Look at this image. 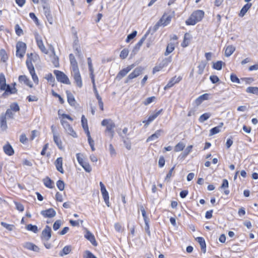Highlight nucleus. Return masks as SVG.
<instances>
[{
	"label": "nucleus",
	"mask_w": 258,
	"mask_h": 258,
	"mask_svg": "<svg viewBox=\"0 0 258 258\" xmlns=\"http://www.w3.org/2000/svg\"><path fill=\"white\" fill-rule=\"evenodd\" d=\"M196 239L200 244L201 250L205 253L206 251V244L204 238L202 237H198Z\"/></svg>",
	"instance_id": "26"
},
{
	"label": "nucleus",
	"mask_w": 258,
	"mask_h": 258,
	"mask_svg": "<svg viewBox=\"0 0 258 258\" xmlns=\"http://www.w3.org/2000/svg\"><path fill=\"white\" fill-rule=\"evenodd\" d=\"M140 209L141 211L142 215L143 217L144 221L149 220V219L148 218L145 210L143 207V206L141 205L140 207Z\"/></svg>",
	"instance_id": "53"
},
{
	"label": "nucleus",
	"mask_w": 258,
	"mask_h": 258,
	"mask_svg": "<svg viewBox=\"0 0 258 258\" xmlns=\"http://www.w3.org/2000/svg\"><path fill=\"white\" fill-rule=\"evenodd\" d=\"M101 125L106 127L105 132L108 133L111 138L114 136L115 124L110 119H104L101 121Z\"/></svg>",
	"instance_id": "2"
},
{
	"label": "nucleus",
	"mask_w": 258,
	"mask_h": 258,
	"mask_svg": "<svg viewBox=\"0 0 258 258\" xmlns=\"http://www.w3.org/2000/svg\"><path fill=\"white\" fill-rule=\"evenodd\" d=\"M235 50V47L233 45H228L225 50V55L226 57L230 56Z\"/></svg>",
	"instance_id": "32"
},
{
	"label": "nucleus",
	"mask_w": 258,
	"mask_h": 258,
	"mask_svg": "<svg viewBox=\"0 0 258 258\" xmlns=\"http://www.w3.org/2000/svg\"><path fill=\"white\" fill-rule=\"evenodd\" d=\"M60 123L67 134L72 136L74 138H77L78 136L68 121L62 119L60 121Z\"/></svg>",
	"instance_id": "4"
},
{
	"label": "nucleus",
	"mask_w": 258,
	"mask_h": 258,
	"mask_svg": "<svg viewBox=\"0 0 258 258\" xmlns=\"http://www.w3.org/2000/svg\"><path fill=\"white\" fill-rule=\"evenodd\" d=\"M101 191L102 192V196H103V199H104V201L105 204H106V205L108 207H109L110 206L109 201V195H108V193L107 191L105 189L101 190Z\"/></svg>",
	"instance_id": "38"
},
{
	"label": "nucleus",
	"mask_w": 258,
	"mask_h": 258,
	"mask_svg": "<svg viewBox=\"0 0 258 258\" xmlns=\"http://www.w3.org/2000/svg\"><path fill=\"white\" fill-rule=\"evenodd\" d=\"M51 236V228L46 225L45 228L43 230L41 233V239L45 241H48Z\"/></svg>",
	"instance_id": "8"
},
{
	"label": "nucleus",
	"mask_w": 258,
	"mask_h": 258,
	"mask_svg": "<svg viewBox=\"0 0 258 258\" xmlns=\"http://www.w3.org/2000/svg\"><path fill=\"white\" fill-rule=\"evenodd\" d=\"M163 132V131L161 129L156 131L154 134L147 138V142H149L158 138Z\"/></svg>",
	"instance_id": "23"
},
{
	"label": "nucleus",
	"mask_w": 258,
	"mask_h": 258,
	"mask_svg": "<svg viewBox=\"0 0 258 258\" xmlns=\"http://www.w3.org/2000/svg\"><path fill=\"white\" fill-rule=\"evenodd\" d=\"M137 34V31L135 30L132 33L127 35L125 41L129 42L132 39H134Z\"/></svg>",
	"instance_id": "50"
},
{
	"label": "nucleus",
	"mask_w": 258,
	"mask_h": 258,
	"mask_svg": "<svg viewBox=\"0 0 258 258\" xmlns=\"http://www.w3.org/2000/svg\"><path fill=\"white\" fill-rule=\"evenodd\" d=\"M56 186L60 191H62L64 188V183L62 180H58L56 182Z\"/></svg>",
	"instance_id": "54"
},
{
	"label": "nucleus",
	"mask_w": 258,
	"mask_h": 258,
	"mask_svg": "<svg viewBox=\"0 0 258 258\" xmlns=\"http://www.w3.org/2000/svg\"><path fill=\"white\" fill-rule=\"evenodd\" d=\"M122 138V141H123L124 145L125 148L128 150H130L131 149V143L130 141L126 140L125 138L121 135H120Z\"/></svg>",
	"instance_id": "48"
},
{
	"label": "nucleus",
	"mask_w": 258,
	"mask_h": 258,
	"mask_svg": "<svg viewBox=\"0 0 258 258\" xmlns=\"http://www.w3.org/2000/svg\"><path fill=\"white\" fill-rule=\"evenodd\" d=\"M53 73L55 75L57 81L68 85L71 84L68 77L62 72L58 70H54Z\"/></svg>",
	"instance_id": "3"
},
{
	"label": "nucleus",
	"mask_w": 258,
	"mask_h": 258,
	"mask_svg": "<svg viewBox=\"0 0 258 258\" xmlns=\"http://www.w3.org/2000/svg\"><path fill=\"white\" fill-rule=\"evenodd\" d=\"M211 116V114L210 112L205 113L200 116L199 120L201 122H203L208 119Z\"/></svg>",
	"instance_id": "41"
},
{
	"label": "nucleus",
	"mask_w": 258,
	"mask_h": 258,
	"mask_svg": "<svg viewBox=\"0 0 258 258\" xmlns=\"http://www.w3.org/2000/svg\"><path fill=\"white\" fill-rule=\"evenodd\" d=\"M246 91L247 93H252L258 95V87H249L246 89Z\"/></svg>",
	"instance_id": "43"
},
{
	"label": "nucleus",
	"mask_w": 258,
	"mask_h": 258,
	"mask_svg": "<svg viewBox=\"0 0 258 258\" xmlns=\"http://www.w3.org/2000/svg\"><path fill=\"white\" fill-rule=\"evenodd\" d=\"M171 20V17L170 16H168L166 17L165 16L164 20H163L162 22V24L164 26H166L170 22Z\"/></svg>",
	"instance_id": "59"
},
{
	"label": "nucleus",
	"mask_w": 258,
	"mask_h": 258,
	"mask_svg": "<svg viewBox=\"0 0 258 258\" xmlns=\"http://www.w3.org/2000/svg\"><path fill=\"white\" fill-rule=\"evenodd\" d=\"M81 124L86 134H87L88 133H90L88 125L87 119L84 115H82L81 117Z\"/></svg>",
	"instance_id": "27"
},
{
	"label": "nucleus",
	"mask_w": 258,
	"mask_h": 258,
	"mask_svg": "<svg viewBox=\"0 0 258 258\" xmlns=\"http://www.w3.org/2000/svg\"><path fill=\"white\" fill-rule=\"evenodd\" d=\"M27 230L33 232L34 233H37L38 232V228L36 225H33L31 224H28L26 226Z\"/></svg>",
	"instance_id": "46"
},
{
	"label": "nucleus",
	"mask_w": 258,
	"mask_h": 258,
	"mask_svg": "<svg viewBox=\"0 0 258 258\" xmlns=\"http://www.w3.org/2000/svg\"><path fill=\"white\" fill-rule=\"evenodd\" d=\"M143 70L144 68L143 67H138L134 70L133 73L137 77L142 73Z\"/></svg>",
	"instance_id": "47"
},
{
	"label": "nucleus",
	"mask_w": 258,
	"mask_h": 258,
	"mask_svg": "<svg viewBox=\"0 0 258 258\" xmlns=\"http://www.w3.org/2000/svg\"><path fill=\"white\" fill-rule=\"evenodd\" d=\"M61 223H62V222H61V221L60 220H56L54 223V224L53 225V230H55V231L58 230L60 228V226L61 225Z\"/></svg>",
	"instance_id": "55"
},
{
	"label": "nucleus",
	"mask_w": 258,
	"mask_h": 258,
	"mask_svg": "<svg viewBox=\"0 0 258 258\" xmlns=\"http://www.w3.org/2000/svg\"><path fill=\"white\" fill-rule=\"evenodd\" d=\"M0 56H1V60L3 62H6L8 59L7 54L6 51L4 49H1L0 50Z\"/></svg>",
	"instance_id": "42"
},
{
	"label": "nucleus",
	"mask_w": 258,
	"mask_h": 258,
	"mask_svg": "<svg viewBox=\"0 0 258 258\" xmlns=\"http://www.w3.org/2000/svg\"><path fill=\"white\" fill-rule=\"evenodd\" d=\"M43 9L44 15L48 21V22L50 24H52L53 22V19L52 17V16L51 14L49 7H48V5H43Z\"/></svg>",
	"instance_id": "12"
},
{
	"label": "nucleus",
	"mask_w": 258,
	"mask_h": 258,
	"mask_svg": "<svg viewBox=\"0 0 258 258\" xmlns=\"http://www.w3.org/2000/svg\"><path fill=\"white\" fill-rule=\"evenodd\" d=\"M44 184L48 188H52L53 187V182L51 179L46 177L43 180Z\"/></svg>",
	"instance_id": "36"
},
{
	"label": "nucleus",
	"mask_w": 258,
	"mask_h": 258,
	"mask_svg": "<svg viewBox=\"0 0 258 258\" xmlns=\"http://www.w3.org/2000/svg\"><path fill=\"white\" fill-rule=\"evenodd\" d=\"M223 125V123L221 122L218 126L212 128L210 131V136H213L219 133L220 132Z\"/></svg>",
	"instance_id": "34"
},
{
	"label": "nucleus",
	"mask_w": 258,
	"mask_h": 258,
	"mask_svg": "<svg viewBox=\"0 0 258 258\" xmlns=\"http://www.w3.org/2000/svg\"><path fill=\"white\" fill-rule=\"evenodd\" d=\"M72 251V246L71 245L65 246L62 250L60 251L59 255L61 256L64 255H67L71 252Z\"/></svg>",
	"instance_id": "37"
},
{
	"label": "nucleus",
	"mask_w": 258,
	"mask_h": 258,
	"mask_svg": "<svg viewBox=\"0 0 258 258\" xmlns=\"http://www.w3.org/2000/svg\"><path fill=\"white\" fill-rule=\"evenodd\" d=\"M69 58L72 71L79 70L78 63L74 54L72 53L70 54L69 55Z\"/></svg>",
	"instance_id": "18"
},
{
	"label": "nucleus",
	"mask_w": 258,
	"mask_h": 258,
	"mask_svg": "<svg viewBox=\"0 0 258 258\" xmlns=\"http://www.w3.org/2000/svg\"><path fill=\"white\" fill-rule=\"evenodd\" d=\"M162 110L163 109H161L160 110L150 115L147 120L143 121V122L145 123V125L146 127L148 126L149 124L162 112Z\"/></svg>",
	"instance_id": "14"
},
{
	"label": "nucleus",
	"mask_w": 258,
	"mask_h": 258,
	"mask_svg": "<svg viewBox=\"0 0 258 258\" xmlns=\"http://www.w3.org/2000/svg\"><path fill=\"white\" fill-rule=\"evenodd\" d=\"M165 15H163L160 20L152 27L150 28L147 32H149V34L151 32L153 33L155 32L159 28V27L162 25V23L164 20Z\"/></svg>",
	"instance_id": "19"
},
{
	"label": "nucleus",
	"mask_w": 258,
	"mask_h": 258,
	"mask_svg": "<svg viewBox=\"0 0 258 258\" xmlns=\"http://www.w3.org/2000/svg\"><path fill=\"white\" fill-rule=\"evenodd\" d=\"M56 169L61 173H64V170L62 168V158H57L54 162Z\"/></svg>",
	"instance_id": "21"
},
{
	"label": "nucleus",
	"mask_w": 258,
	"mask_h": 258,
	"mask_svg": "<svg viewBox=\"0 0 258 258\" xmlns=\"http://www.w3.org/2000/svg\"><path fill=\"white\" fill-rule=\"evenodd\" d=\"M53 141L59 149L62 148V142L58 136L56 135V134H54Z\"/></svg>",
	"instance_id": "40"
},
{
	"label": "nucleus",
	"mask_w": 258,
	"mask_h": 258,
	"mask_svg": "<svg viewBox=\"0 0 258 258\" xmlns=\"http://www.w3.org/2000/svg\"><path fill=\"white\" fill-rule=\"evenodd\" d=\"M7 85L5 76L2 73L0 74V92L5 89Z\"/></svg>",
	"instance_id": "30"
},
{
	"label": "nucleus",
	"mask_w": 258,
	"mask_h": 258,
	"mask_svg": "<svg viewBox=\"0 0 258 258\" xmlns=\"http://www.w3.org/2000/svg\"><path fill=\"white\" fill-rule=\"evenodd\" d=\"M52 62L55 67H58L59 66L58 57L55 54H54V56L53 57Z\"/></svg>",
	"instance_id": "62"
},
{
	"label": "nucleus",
	"mask_w": 258,
	"mask_h": 258,
	"mask_svg": "<svg viewBox=\"0 0 258 258\" xmlns=\"http://www.w3.org/2000/svg\"><path fill=\"white\" fill-rule=\"evenodd\" d=\"M72 74L73 76L75 83H76L77 86L79 88H81L82 87V81L79 70H77L76 71H72Z\"/></svg>",
	"instance_id": "10"
},
{
	"label": "nucleus",
	"mask_w": 258,
	"mask_h": 258,
	"mask_svg": "<svg viewBox=\"0 0 258 258\" xmlns=\"http://www.w3.org/2000/svg\"><path fill=\"white\" fill-rule=\"evenodd\" d=\"M84 258H97L92 252L89 250L85 251V255Z\"/></svg>",
	"instance_id": "63"
},
{
	"label": "nucleus",
	"mask_w": 258,
	"mask_h": 258,
	"mask_svg": "<svg viewBox=\"0 0 258 258\" xmlns=\"http://www.w3.org/2000/svg\"><path fill=\"white\" fill-rule=\"evenodd\" d=\"M185 147V145L182 142L178 143L174 147L175 152L182 151Z\"/></svg>",
	"instance_id": "45"
},
{
	"label": "nucleus",
	"mask_w": 258,
	"mask_h": 258,
	"mask_svg": "<svg viewBox=\"0 0 258 258\" xmlns=\"http://www.w3.org/2000/svg\"><path fill=\"white\" fill-rule=\"evenodd\" d=\"M68 102L72 106H75L76 105V100L73 95L69 91H67Z\"/></svg>",
	"instance_id": "29"
},
{
	"label": "nucleus",
	"mask_w": 258,
	"mask_h": 258,
	"mask_svg": "<svg viewBox=\"0 0 258 258\" xmlns=\"http://www.w3.org/2000/svg\"><path fill=\"white\" fill-rule=\"evenodd\" d=\"M1 225L6 228L9 231H12L14 228V225L12 224H7L4 222H1Z\"/></svg>",
	"instance_id": "52"
},
{
	"label": "nucleus",
	"mask_w": 258,
	"mask_h": 258,
	"mask_svg": "<svg viewBox=\"0 0 258 258\" xmlns=\"http://www.w3.org/2000/svg\"><path fill=\"white\" fill-rule=\"evenodd\" d=\"M206 65L207 62L205 61H201L199 62L197 71L198 74L202 75L203 73Z\"/></svg>",
	"instance_id": "33"
},
{
	"label": "nucleus",
	"mask_w": 258,
	"mask_h": 258,
	"mask_svg": "<svg viewBox=\"0 0 258 258\" xmlns=\"http://www.w3.org/2000/svg\"><path fill=\"white\" fill-rule=\"evenodd\" d=\"M35 38L38 47L42 51V52L45 54H47L48 52L47 50L43 44L41 36L38 33H36L35 34Z\"/></svg>",
	"instance_id": "11"
},
{
	"label": "nucleus",
	"mask_w": 258,
	"mask_h": 258,
	"mask_svg": "<svg viewBox=\"0 0 258 258\" xmlns=\"http://www.w3.org/2000/svg\"><path fill=\"white\" fill-rule=\"evenodd\" d=\"M19 81L20 82H24L25 84L32 88V84L31 83L29 79L25 75H21L19 77Z\"/></svg>",
	"instance_id": "28"
},
{
	"label": "nucleus",
	"mask_w": 258,
	"mask_h": 258,
	"mask_svg": "<svg viewBox=\"0 0 258 258\" xmlns=\"http://www.w3.org/2000/svg\"><path fill=\"white\" fill-rule=\"evenodd\" d=\"M223 62L222 61H217L216 62L214 63L213 68L217 70H221L222 68Z\"/></svg>",
	"instance_id": "49"
},
{
	"label": "nucleus",
	"mask_w": 258,
	"mask_h": 258,
	"mask_svg": "<svg viewBox=\"0 0 258 258\" xmlns=\"http://www.w3.org/2000/svg\"><path fill=\"white\" fill-rule=\"evenodd\" d=\"M171 61V57L169 56L168 58H165L163 60L162 62L159 65L156 66L153 69V74H154L156 72L161 70L164 67L167 66V64Z\"/></svg>",
	"instance_id": "7"
},
{
	"label": "nucleus",
	"mask_w": 258,
	"mask_h": 258,
	"mask_svg": "<svg viewBox=\"0 0 258 258\" xmlns=\"http://www.w3.org/2000/svg\"><path fill=\"white\" fill-rule=\"evenodd\" d=\"M128 54V50L127 49H123L121 50L120 53V57L121 59H124L125 58Z\"/></svg>",
	"instance_id": "56"
},
{
	"label": "nucleus",
	"mask_w": 258,
	"mask_h": 258,
	"mask_svg": "<svg viewBox=\"0 0 258 258\" xmlns=\"http://www.w3.org/2000/svg\"><path fill=\"white\" fill-rule=\"evenodd\" d=\"M41 214L44 217L52 218L56 215V212L52 208H49L46 210H43L41 212Z\"/></svg>",
	"instance_id": "16"
},
{
	"label": "nucleus",
	"mask_w": 258,
	"mask_h": 258,
	"mask_svg": "<svg viewBox=\"0 0 258 258\" xmlns=\"http://www.w3.org/2000/svg\"><path fill=\"white\" fill-rule=\"evenodd\" d=\"M87 136L88 137V141L89 144L91 147L92 151H95V149L94 148V142L91 137L90 133H88V134H87Z\"/></svg>",
	"instance_id": "44"
},
{
	"label": "nucleus",
	"mask_w": 258,
	"mask_h": 258,
	"mask_svg": "<svg viewBox=\"0 0 258 258\" xmlns=\"http://www.w3.org/2000/svg\"><path fill=\"white\" fill-rule=\"evenodd\" d=\"M230 80L232 82L237 83L239 84L240 83V80L238 78V77L234 74H232L230 75Z\"/></svg>",
	"instance_id": "58"
},
{
	"label": "nucleus",
	"mask_w": 258,
	"mask_h": 258,
	"mask_svg": "<svg viewBox=\"0 0 258 258\" xmlns=\"http://www.w3.org/2000/svg\"><path fill=\"white\" fill-rule=\"evenodd\" d=\"M45 78L50 83H54L55 81L54 78L53 77L51 73H49L47 74Z\"/></svg>",
	"instance_id": "60"
},
{
	"label": "nucleus",
	"mask_w": 258,
	"mask_h": 258,
	"mask_svg": "<svg viewBox=\"0 0 258 258\" xmlns=\"http://www.w3.org/2000/svg\"><path fill=\"white\" fill-rule=\"evenodd\" d=\"M82 156L80 153H77L76 157L77 160L80 165L84 168V169L87 172H90L92 170V168L88 162L84 160L83 158L81 157Z\"/></svg>",
	"instance_id": "6"
},
{
	"label": "nucleus",
	"mask_w": 258,
	"mask_h": 258,
	"mask_svg": "<svg viewBox=\"0 0 258 258\" xmlns=\"http://www.w3.org/2000/svg\"><path fill=\"white\" fill-rule=\"evenodd\" d=\"M4 93L2 95V98H7L9 95L11 94H16L17 93V89L14 87L12 88L10 85L7 84V87H5Z\"/></svg>",
	"instance_id": "9"
},
{
	"label": "nucleus",
	"mask_w": 258,
	"mask_h": 258,
	"mask_svg": "<svg viewBox=\"0 0 258 258\" xmlns=\"http://www.w3.org/2000/svg\"><path fill=\"white\" fill-rule=\"evenodd\" d=\"M175 48L174 44L172 43H169L166 49V51L164 53V55L165 56H167L168 54H169L170 53H171Z\"/></svg>",
	"instance_id": "39"
},
{
	"label": "nucleus",
	"mask_w": 258,
	"mask_h": 258,
	"mask_svg": "<svg viewBox=\"0 0 258 258\" xmlns=\"http://www.w3.org/2000/svg\"><path fill=\"white\" fill-rule=\"evenodd\" d=\"M149 34V32H146V33L142 37V38L139 40V41L136 44L135 46L133 52L134 53H136L137 52L139 51L140 48V47L142 45L143 42L145 40L147 35Z\"/></svg>",
	"instance_id": "17"
},
{
	"label": "nucleus",
	"mask_w": 258,
	"mask_h": 258,
	"mask_svg": "<svg viewBox=\"0 0 258 258\" xmlns=\"http://www.w3.org/2000/svg\"><path fill=\"white\" fill-rule=\"evenodd\" d=\"M85 237L86 239L89 240L94 246H96L97 245V243L95 240L94 235L92 234L89 231H87Z\"/></svg>",
	"instance_id": "25"
},
{
	"label": "nucleus",
	"mask_w": 258,
	"mask_h": 258,
	"mask_svg": "<svg viewBox=\"0 0 258 258\" xmlns=\"http://www.w3.org/2000/svg\"><path fill=\"white\" fill-rule=\"evenodd\" d=\"M16 33L18 35L20 36L22 34H23V30L20 27L19 25L18 24H17L15 26V27Z\"/></svg>",
	"instance_id": "61"
},
{
	"label": "nucleus",
	"mask_w": 258,
	"mask_h": 258,
	"mask_svg": "<svg viewBox=\"0 0 258 258\" xmlns=\"http://www.w3.org/2000/svg\"><path fill=\"white\" fill-rule=\"evenodd\" d=\"M1 128L2 130H6L7 128L6 117L4 114H2L0 116Z\"/></svg>",
	"instance_id": "31"
},
{
	"label": "nucleus",
	"mask_w": 258,
	"mask_h": 258,
	"mask_svg": "<svg viewBox=\"0 0 258 258\" xmlns=\"http://www.w3.org/2000/svg\"><path fill=\"white\" fill-rule=\"evenodd\" d=\"M180 80V79L179 78H176V77L172 78L170 79V80L168 82L167 84L164 87V89L166 90L172 87L175 83H177L178 82H179Z\"/></svg>",
	"instance_id": "24"
},
{
	"label": "nucleus",
	"mask_w": 258,
	"mask_h": 258,
	"mask_svg": "<svg viewBox=\"0 0 258 258\" xmlns=\"http://www.w3.org/2000/svg\"><path fill=\"white\" fill-rule=\"evenodd\" d=\"M3 150L5 153L8 156H12L14 154V150L9 143H7L3 146Z\"/></svg>",
	"instance_id": "20"
},
{
	"label": "nucleus",
	"mask_w": 258,
	"mask_h": 258,
	"mask_svg": "<svg viewBox=\"0 0 258 258\" xmlns=\"http://www.w3.org/2000/svg\"><path fill=\"white\" fill-rule=\"evenodd\" d=\"M11 110L15 112L19 111L20 110V107L17 103H13L10 105Z\"/></svg>",
	"instance_id": "57"
},
{
	"label": "nucleus",
	"mask_w": 258,
	"mask_h": 258,
	"mask_svg": "<svg viewBox=\"0 0 258 258\" xmlns=\"http://www.w3.org/2000/svg\"><path fill=\"white\" fill-rule=\"evenodd\" d=\"M205 13L203 10H196L192 12L190 17L185 21L187 25H195L203 18Z\"/></svg>",
	"instance_id": "1"
},
{
	"label": "nucleus",
	"mask_w": 258,
	"mask_h": 258,
	"mask_svg": "<svg viewBox=\"0 0 258 258\" xmlns=\"http://www.w3.org/2000/svg\"><path fill=\"white\" fill-rule=\"evenodd\" d=\"M23 247L34 252H39L40 251L39 247L32 242H27L24 243L23 244Z\"/></svg>",
	"instance_id": "15"
},
{
	"label": "nucleus",
	"mask_w": 258,
	"mask_h": 258,
	"mask_svg": "<svg viewBox=\"0 0 258 258\" xmlns=\"http://www.w3.org/2000/svg\"><path fill=\"white\" fill-rule=\"evenodd\" d=\"M210 80L213 84H215L220 81L218 77L216 75L211 76L210 77Z\"/></svg>",
	"instance_id": "64"
},
{
	"label": "nucleus",
	"mask_w": 258,
	"mask_h": 258,
	"mask_svg": "<svg viewBox=\"0 0 258 258\" xmlns=\"http://www.w3.org/2000/svg\"><path fill=\"white\" fill-rule=\"evenodd\" d=\"M251 7V4L250 3H247L245 4L241 9L240 13L239 14L240 17H243L246 13L248 11V10Z\"/></svg>",
	"instance_id": "35"
},
{
	"label": "nucleus",
	"mask_w": 258,
	"mask_h": 258,
	"mask_svg": "<svg viewBox=\"0 0 258 258\" xmlns=\"http://www.w3.org/2000/svg\"><path fill=\"white\" fill-rule=\"evenodd\" d=\"M209 94L208 93L204 94L198 98H197L195 101V103L197 106L200 105L204 101L207 100L209 99Z\"/></svg>",
	"instance_id": "22"
},
{
	"label": "nucleus",
	"mask_w": 258,
	"mask_h": 258,
	"mask_svg": "<svg viewBox=\"0 0 258 258\" xmlns=\"http://www.w3.org/2000/svg\"><path fill=\"white\" fill-rule=\"evenodd\" d=\"M134 68V65H131L127 67L126 68H124L121 70L119 73L117 74L116 79L119 81L123 77L125 76L127 74Z\"/></svg>",
	"instance_id": "13"
},
{
	"label": "nucleus",
	"mask_w": 258,
	"mask_h": 258,
	"mask_svg": "<svg viewBox=\"0 0 258 258\" xmlns=\"http://www.w3.org/2000/svg\"><path fill=\"white\" fill-rule=\"evenodd\" d=\"M26 65L28 68V69L30 73L35 72V69H34V66H33L31 60H26Z\"/></svg>",
	"instance_id": "51"
},
{
	"label": "nucleus",
	"mask_w": 258,
	"mask_h": 258,
	"mask_svg": "<svg viewBox=\"0 0 258 258\" xmlns=\"http://www.w3.org/2000/svg\"><path fill=\"white\" fill-rule=\"evenodd\" d=\"M26 49V45L23 42L19 41L16 44V55L22 58L24 56Z\"/></svg>",
	"instance_id": "5"
}]
</instances>
